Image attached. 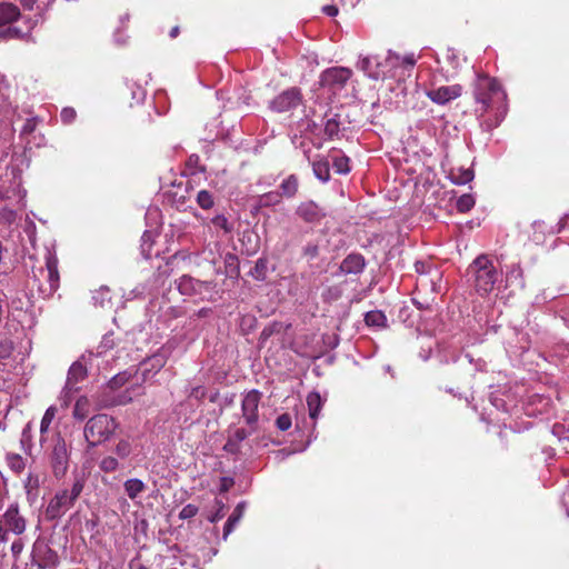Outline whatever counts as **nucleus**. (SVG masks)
I'll return each instance as SVG.
<instances>
[{"mask_svg":"<svg viewBox=\"0 0 569 569\" xmlns=\"http://www.w3.org/2000/svg\"><path fill=\"white\" fill-rule=\"evenodd\" d=\"M473 97L476 102L480 106L481 112H487L489 109H496L497 121L495 123L485 122L487 129L497 127L507 113L506 98L507 94L493 78L485 74L477 76L473 83Z\"/></svg>","mask_w":569,"mask_h":569,"instance_id":"nucleus-1","label":"nucleus"},{"mask_svg":"<svg viewBox=\"0 0 569 569\" xmlns=\"http://www.w3.org/2000/svg\"><path fill=\"white\" fill-rule=\"evenodd\" d=\"M468 276L476 291L480 296H486L493 290L495 284L501 278V272L493 260L486 254H481L469 266Z\"/></svg>","mask_w":569,"mask_h":569,"instance_id":"nucleus-2","label":"nucleus"},{"mask_svg":"<svg viewBox=\"0 0 569 569\" xmlns=\"http://www.w3.org/2000/svg\"><path fill=\"white\" fill-rule=\"evenodd\" d=\"M399 54L389 50L385 57L378 54L361 57L357 66L370 79L379 80L396 78L399 73Z\"/></svg>","mask_w":569,"mask_h":569,"instance_id":"nucleus-3","label":"nucleus"},{"mask_svg":"<svg viewBox=\"0 0 569 569\" xmlns=\"http://www.w3.org/2000/svg\"><path fill=\"white\" fill-rule=\"evenodd\" d=\"M84 483L86 479L82 476H77L70 488L59 489L46 507V517L56 520L66 515L81 495Z\"/></svg>","mask_w":569,"mask_h":569,"instance_id":"nucleus-4","label":"nucleus"},{"mask_svg":"<svg viewBox=\"0 0 569 569\" xmlns=\"http://www.w3.org/2000/svg\"><path fill=\"white\" fill-rule=\"evenodd\" d=\"M117 427L118 425L111 416L106 413L96 415L84 426L83 435L89 447L103 443L113 436Z\"/></svg>","mask_w":569,"mask_h":569,"instance_id":"nucleus-5","label":"nucleus"},{"mask_svg":"<svg viewBox=\"0 0 569 569\" xmlns=\"http://www.w3.org/2000/svg\"><path fill=\"white\" fill-rule=\"evenodd\" d=\"M442 274L439 270L431 271L430 276L418 277L416 282V296L413 305L420 310H429L436 301V296L441 288Z\"/></svg>","mask_w":569,"mask_h":569,"instance_id":"nucleus-6","label":"nucleus"},{"mask_svg":"<svg viewBox=\"0 0 569 569\" xmlns=\"http://www.w3.org/2000/svg\"><path fill=\"white\" fill-rule=\"evenodd\" d=\"M177 289L182 296L194 300H212L216 295L214 283L200 281L191 276L183 274L177 281Z\"/></svg>","mask_w":569,"mask_h":569,"instance_id":"nucleus-7","label":"nucleus"},{"mask_svg":"<svg viewBox=\"0 0 569 569\" xmlns=\"http://www.w3.org/2000/svg\"><path fill=\"white\" fill-rule=\"evenodd\" d=\"M261 400V393L253 389L243 396L241 402L242 417L248 426L256 430V426L259 420V403Z\"/></svg>","mask_w":569,"mask_h":569,"instance_id":"nucleus-8","label":"nucleus"},{"mask_svg":"<svg viewBox=\"0 0 569 569\" xmlns=\"http://www.w3.org/2000/svg\"><path fill=\"white\" fill-rule=\"evenodd\" d=\"M69 466V452L66 441L59 438L52 449L51 453V467L56 478H62Z\"/></svg>","mask_w":569,"mask_h":569,"instance_id":"nucleus-9","label":"nucleus"},{"mask_svg":"<svg viewBox=\"0 0 569 569\" xmlns=\"http://www.w3.org/2000/svg\"><path fill=\"white\" fill-rule=\"evenodd\" d=\"M351 74L352 71L345 67L329 68L321 73V83L332 91L339 90L345 87Z\"/></svg>","mask_w":569,"mask_h":569,"instance_id":"nucleus-10","label":"nucleus"},{"mask_svg":"<svg viewBox=\"0 0 569 569\" xmlns=\"http://www.w3.org/2000/svg\"><path fill=\"white\" fill-rule=\"evenodd\" d=\"M0 523L10 529L12 533L20 536L26 531L27 521L19 512V505L11 503L1 517Z\"/></svg>","mask_w":569,"mask_h":569,"instance_id":"nucleus-11","label":"nucleus"},{"mask_svg":"<svg viewBox=\"0 0 569 569\" xmlns=\"http://www.w3.org/2000/svg\"><path fill=\"white\" fill-rule=\"evenodd\" d=\"M301 103V93L297 88L288 89L278 94L270 103L272 110L277 112L290 111Z\"/></svg>","mask_w":569,"mask_h":569,"instance_id":"nucleus-12","label":"nucleus"},{"mask_svg":"<svg viewBox=\"0 0 569 569\" xmlns=\"http://www.w3.org/2000/svg\"><path fill=\"white\" fill-rule=\"evenodd\" d=\"M462 94V87L460 84L441 86L430 89L426 96L435 103L445 106L452 100H456Z\"/></svg>","mask_w":569,"mask_h":569,"instance_id":"nucleus-13","label":"nucleus"},{"mask_svg":"<svg viewBox=\"0 0 569 569\" xmlns=\"http://www.w3.org/2000/svg\"><path fill=\"white\" fill-rule=\"evenodd\" d=\"M296 214L306 223L317 224L326 217V211L315 201L307 200L297 207Z\"/></svg>","mask_w":569,"mask_h":569,"instance_id":"nucleus-14","label":"nucleus"},{"mask_svg":"<svg viewBox=\"0 0 569 569\" xmlns=\"http://www.w3.org/2000/svg\"><path fill=\"white\" fill-rule=\"evenodd\" d=\"M13 182L12 186L8 189H3V187L0 188V200L3 199H11L13 197H17V203L20 204L21 208H23L26 204L23 202L26 197V190L21 188V178L16 174V170H11Z\"/></svg>","mask_w":569,"mask_h":569,"instance_id":"nucleus-15","label":"nucleus"},{"mask_svg":"<svg viewBox=\"0 0 569 569\" xmlns=\"http://www.w3.org/2000/svg\"><path fill=\"white\" fill-rule=\"evenodd\" d=\"M366 260L360 253L348 254L340 263V272L343 274H359L365 270Z\"/></svg>","mask_w":569,"mask_h":569,"instance_id":"nucleus-16","label":"nucleus"},{"mask_svg":"<svg viewBox=\"0 0 569 569\" xmlns=\"http://www.w3.org/2000/svg\"><path fill=\"white\" fill-rule=\"evenodd\" d=\"M166 362L167 357L163 353H156L143 361L140 366L143 380H147L159 372L164 367Z\"/></svg>","mask_w":569,"mask_h":569,"instance_id":"nucleus-17","label":"nucleus"},{"mask_svg":"<svg viewBox=\"0 0 569 569\" xmlns=\"http://www.w3.org/2000/svg\"><path fill=\"white\" fill-rule=\"evenodd\" d=\"M86 377L87 369L80 361H76L69 368L66 385L69 386V388L79 390L78 382L82 381Z\"/></svg>","mask_w":569,"mask_h":569,"instance_id":"nucleus-18","label":"nucleus"},{"mask_svg":"<svg viewBox=\"0 0 569 569\" xmlns=\"http://www.w3.org/2000/svg\"><path fill=\"white\" fill-rule=\"evenodd\" d=\"M246 510V502L241 501L239 502L236 508L233 509L232 513L229 516L224 527H223V540H227L229 535L234 530L236 526L242 518Z\"/></svg>","mask_w":569,"mask_h":569,"instance_id":"nucleus-19","label":"nucleus"},{"mask_svg":"<svg viewBox=\"0 0 569 569\" xmlns=\"http://www.w3.org/2000/svg\"><path fill=\"white\" fill-rule=\"evenodd\" d=\"M315 177L326 183L330 180V161L327 158L320 157L311 162Z\"/></svg>","mask_w":569,"mask_h":569,"instance_id":"nucleus-20","label":"nucleus"},{"mask_svg":"<svg viewBox=\"0 0 569 569\" xmlns=\"http://www.w3.org/2000/svg\"><path fill=\"white\" fill-rule=\"evenodd\" d=\"M32 26L26 29L17 27L14 23L0 27V40L21 39L30 33Z\"/></svg>","mask_w":569,"mask_h":569,"instance_id":"nucleus-21","label":"nucleus"},{"mask_svg":"<svg viewBox=\"0 0 569 569\" xmlns=\"http://www.w3.org/2000/svg\"><path fill=\"white\" fill-rule=\"evenodd\" d=\"M123 489L131 500H136L146 491L147 485L139 478H130L124 481Z\"/></svg>","mask_w":569,"mask_h":569,"instance_id":"nucleus-22","label":"nucleus"},{"mask_svg":"<svg viewBox=\"0 0 569 569\" xmlns=\"http://www.w3.org/2000/svg\"><path fill=\"white\" fill-rule=\"evenodd\" d=\"M9 317L12 321H17L22 327L29 321V313L27 309H23L20 300H12L9 307Z\"/></svg>","mask_w":569,"mask_h":569,"instance_id":"nucleus-23","label":"nucleus"},{"mask_svg":"<svg viewBox=\"0 0 569 569\" xmlns=\"http://www.w3.org/2000/svg\"><path fill=\"white\" fill-rule=\"evenodd\" d=\"M19 9L11 3L0 4V27L14 23L19 17Z\"/></svg>","mask_w":569,"mask_h":569,"instance_id":"nucleus-24","label":"nucleus"},{"mask_svg":"<svg viewBox=\"0 0 569 569\" xmlns=\"http://www.w3.org/2000/svg\"><path fill=\"white\" fill-rule=\"evenodd\" d=\"M307 406L309 410V417L316 421L317 418L320 415V411L323 406V401L321 399V396L317 391H312L307 396Z\"/></svg>","mask_w":569,"mask_h":569,"instance_id":"nucleus-25","label":"nucleus"},{"mask_svg":"<svg viewBox=\"0 0 569 569\" xmlns=\"http://www.w3.org/2000/svg\"><path fill=\"white\" fill-rule=\"evenodd\" d=\"M506 282L509 287H517L522 289L525 287L522 270L519 266L513 264L507 271Z\"/></svg>","mask_w":569,"mask_h":569,"instance_id":"nucleus-26","label":"nucleus"},{"mask_svg":"<svg viewBox=\"0 0 569 569\" xmlns=\"http://www.w3.org/2000/svg\"><path fill=\"white\" fill-rule=\"evenodd\" d=\"M157 236V228L147 229L141 237V253L146 259L151 257L152 244Z\"/></svg>","mask_w":569,"mask_h":569,"instance_id":"nucleus-27","label":"nucleus"},{"mask_svg":"<svg viewBox=\"0 0 569 569\" xmlns=\"http://www.w3.org/2000/svg\"><path fill=\"white\" fill-rule=\"evenodd\" d=\"M299 181L296 174H290L280 184L281 196L293 198L298 192Z\"/></svg>","mask_w":569,"mask_h":569,"instance_id":"nucleus-28","label":"nucleus"},{"mask_svg":"<svg viewBox=\"0 0 569 569\" xmlns=\"http://www.w3.org/2000/svg\"><path fill=\"white\" fill-rule=\"evenodd\" d=\"M436 358L439 363L448 365L450 362H456L459 359V355L456 349L449 346H443L438 349Z\"/></svg>","mask_w":569,"mask_h":569,"instance_id":"nucleus-29","label":"nucleus"},{"mask_svg":"<svg viewBox=\"0 0 569 569\" xmlns=\"http://www.w3.org/2000/svg\"><path fill=\"white\" fill-rule=\"evenodd\" d=\"M449 177L452 183L462 186L470 182L473 179L475 174L473 171L470 169L459 168L457 170H451Z\"/></svg>","mask_w":569,"mask_h":569,"instance_id":"nucleus-30","label":"nucleus"},{"mask_svg":"<svg viewBox=\"0 0 569 569\" xmlns=\"http://www.w3.org/2000/svg\"><path fill=\"white\" fill-rule=\"evenodd\" d=\"M6 462L10 470L18 475L26 468V459L16 452H8L6 455Z\"/></svg>","mask_w":569,"mask_h":569,"instance_id":"nucleus-31","label":"nucleus"},{"mask_svg":"<svg viewBox=\"0 0 569 569\" xmlns=\"http://www.w3.org/2000/svg\"><path fill=\"white\" fill-rule=\"evenodd\" d=\"M332 167L338 174H348L351 170L350 159L346 154L331 156Z\"/></svg>","mask_w":569,"mask_h":569,"instance_id":"nucleus-32","label":"nucleus"},{"mask_svg":"<svg viewBox=\"0 0 569 569\" xmlns=\"http://www.w3.org/2000/svg\"><path fill=\"white\" fill-rule=\"evenodd\" d=\"M46 267H47V273H48V279H49L50 286L54 287L59 280L58 260L54 256L51 254L50 251H48V254H47Z\"/></svg>","mask_w":569,"mask_h":569,"instance_id":"nucleus-33","label":"nucleus"},{"mask_svg":"<svg viewBox=\"0 0 569 569\" xmlns=\"http://www.w3.org/2000/svg\"><path fill=\"white\" fill-rule=\"evenodd\" d=\"M365 322L369 327L383 328L387 322L385 313L380 310H371L366 313Z\"/></svg>","mask_w":569,"mask_h":569,"instance_id":"nucleus-34","label":"nucleus"},{"mask_svg":"<svg viewBox=\"0 0 569 569\" xmlns=\"http://www.w3.org/2000/svg\"><path fill=\"white\" fill-rule=\"evenodd\" d=\"M110 290L107 287H101L92 295L93 305L97 307L104 308L108 303H110Z\"/></svg>","mask_w":569,"mask_h":569,"instance_id":"nucleus-35","label":"nucleus"},{"mask_svg":"<svg viewBox=\"0 0 569 569\" xmlns=\"http://www.w3.org/2000/svg\"><path fill=\"white\" fill-rule=\"evenodd\" d=\"M56 413H57V408L54 406H50L46 410V412H44V415H43V417L41 419V422H40V433H41V437H43L48 432V430L50 428V425H51V422L53 421V419L56 417Z\"/></svg>","mask_w":569,"mask_h":569,"instance_id":"nucleus-36","label":"nucleus"},{"mask_svg":"<svg viewBox=\"0 0 569 569\" xmlns=\"http://www.w3.org/2000/svg\"><path fill=\"white\" fill-rule=\"evenodd\" d=\"M476 203L475 197L470 193H465L457 199L456 207L459 212L470 211Z\"/></svg>","mask_w":569,"mask_h":569,"instance_id":"nucleus-37","label":"nucleus"},{"mask_svg":"<svg viewBox=\"0 0 569 569\" xmlns=\"http://www.w3.org/2000/svg\"><path fill=\"white\" fill-rule=\"evenodd\" d=\"M89 401L86 397L77 399L73 408V418L77 420H83L88 413Z\"/></svg>","mask_w":569,"mask_h":569,"instance_id":"nucleus-38","label":"nucleus"},{"mask_svg":"<svg viewBox=\"0 0 569 569\" xmlns=\"http://www.w3.org/2000/svg\"><path fill=\"white\" fill-rule=\"evenodd\" d=\"M196 201L204 210L211 209L214 204L213 196L207 190H200L197 193Z\"/></svg>","mask_w":569,"mask_h":569,"instance_id":"nucleus-39","label":"nucleus"},{"mask_svg":"<svg viewBox=\"0 0 569 569\" xmlns=\"http://www.w3.org/2000/svg\"><path fill=\"white\" fill-rule=\"evenodd\" d=\"M281 202V194L277 191L267 192L259 198V204L261 207H271Z\"/></svg>","mask_w":569,"mask_h":569,"instance_id":"nucleus-40","label":"nucleus"},{"mask_svg":"<svg viewBox=\"0 0 569 569\" xmlns=\"http://www.w3.org/2000/svg\"><path fill=\"white\" fill-rule=\"evenodd\" d=\"M267 272V261L263 258H259L256 261L253 269L250 271V274L258 281H263L266 279Z\"/></svg>","mask_w":569,"mask_h":569,"instance_id":"nucleus-41","label":"nucleus"},{"mask_svg":"<svg viewBox=\"0 0 569 569\" xmlns=\"http://www.w3.org/2000/svg\"><path fill=\"white\" fill-rule=\"evenodd\" d=\"M211 223L217 228L224 231V233H229L232 231L233 226L229 222L228 218L224 214H217L211 219Z\"/></svg>","mask_w":569,"mask_h":569,"instance_id":"nucleus-42","label":"nucleus"},{"mask_svg":"<svg viewBox=\"0 0 569 569\" xmlns=\"http://www.w3.org/2000/svg\"><path fill=\"white\" fill-rule=\"evenodd\" d=\"M120 463L117 458L108 456L101 459L99 467L104 472H113L118 470Z\"/></svg>","mask_w":569,"mask_h":569,"instance_id":"nucleus-43","label":"nucleus"},{"mask_svg":"<svg viewBox=\"0 0 569 569\" xmlns=\"http://www.w3.org/2000/svg\"><path fill=\"white\" fill-rule=\"evenodd\" d=\"M340 130V122L336 117L327 119L325 123V133L328 136V138L332 139L339 133Z\"/></svg>","mask_w":569,"mask_h":569,"instance_id":"nucleus-44","label":"nucleus"},{"mask_svg":"<svg viewBox=\"0 0 569 569\" xmlns=\"http://www.w3.org/2000/svg\"><path fill=\"white\" fill-rule=\"evenodd\" d=\"M78 390L74 389V388H69V386L64 385L60 396H59V402L61 405L62 408H68L69 405L71 403L72 399H73V395L77 392Z\"/></svg>","mask_w":569,"mask_h":569,"instance_id":"nucleus-45","label":"nucleus"},{"mask_svg":"<svg viewBox=\"0 0 569 569\" xmlns=\"http://www.w3.org/2000/svg\"><path fill=\"white\" fill-rule=\"evenodd\" d=\"M114 452L121 459L128 458L132 452L131 443L128 440H120L114 448Z\"/></svg>","mask_w":569,"mask_h":569,"instance_id":"nucleus-46","label":"nucleus"},{"mask_svg":"<svg viewBox=\"0 0 569 569\" xmlns=\"http://www.w3.org/2000/svg\"><path fill=\"white\" fill-rule=\"evenodd\" d=\"M415 270L419 274V277H422V276H430L431 271L438 270V269L432 267L430 263H428L426 261H416Z\"/></svg>","mask_w":569,"mask_h":569,"instance_id":"nucleus-47","label":"nucleus"},{"mask_svg":"<svg viewBox=\"0 0 569 569\" xmlns=\"http://www.w3.org/2000/svg\"><path fill=\"white\" fill-rule=\"evenodd\" d=\"M302 253L303 256L308 259V260H313L318 257L319 254V246L318 243H315V242H308L303 248H302Z\"/></svg>","mask_w":569,"mask_h":569,"instance_id":"nucleus-48","label":"nucleus"},{"mask_svg":"<svg viewBox=\"0 0 569 569\" xmlns=\"http://www.w3.org/2000/svg\"><path fill=\"white\" fill-rule=\"evenodd\" d=\"M199 511V508L193 503L186 505L179 512V518L182 520L193 518Z\"/></svg>","mask_w":569,"mask_h":569,"instance_id":"nucleus-49","label":"nucleus"},{"mask_svg":"<svg viewBox=\"0 0 569 569\" xmlns=\"http://www.w3.org/2000/svg\"><path fill=\"white\" fill-rule=\"evenodd\" d=\"M13 351V342L10 339H2L0 341V359H7Z\"/></svg>","mask_w":569,"mask_h":569,"instance_id":"nucleus-50","label":"nucleus"},{"mask_svg":"<svg viewBox=\"0 0 569 569\" xmlns=\"http://www.w3.org/2000/svg\"><path fill=\"white\" fill-rule=\"evenodd\" d=\"M279 430L286 431L292 426L291 417L288 413L280 415L276 420Z\"/></svg>","mask_w":569,"mask_h":569,"instance_id":"nucleus-51","label":"nucleus"},{"mask_svg":"<svg viewBox=\"0 0 569 569\" xmlns=\"http://www.w3.org/2000/svg\"><path fill=\"white\" fill-rule=\"evenodd\" d=\"M76 117H77V112L71 107H66L61 110L60 118H61V121L66 124L73 122Z\"/></svg>","mask_w":569,"mask_h":569,"instance_id":"nucleus-52","label":"nucleus"},{"mask_svg":"<svg viewBox=\"0 0 569 569\" xmlns=\"http://www.w3.org/2000/svg\"><path fill=\"white\" fill-rule=\"evenodd\" d=\"M399 60H400L399 61V70L403 69V68L411 69L416 64V61H417L413 53H409L403 57H401L399 54Z\"/></svg>","mask_w":569,"mask_h":569,"instance_id":"nucleus-53","label":"nucleus"},{"mask_svg":"<svg viewBox=\"0 0 569 569\" xmlns=\"http://www.w3.org/2000/svg\"><path fill=\"white\" fill-rule=\"evenodd\" d=\"M22 6L27 9L32 10L34 8V4L39 2L37 8H44L49 4H51L54 0H20Z\"/></svg>","mask_w":569,"mask_h":569,"instance_id":"nucleus-54","label":"nucleus"},{"mask_svg":"<svg viewBox=\"0 0 569 569\" xmlns=\"http://www.w3.org/2000/svg\"><path fill=\"white\" fill-rule=\"evenodd\" d=\"M37 124L38 122L36 118L27 119L21 129V136L26 137L28 134H31L36 130Z\"/></svg>","mask_w":569,"mask_h":569,"instance_id":"nucleus-55","label":"nucleus"},{"mask_svg":"<svg viewBox=\"0 0 569 569\" xmlns=\"http://www.w3.org/2000/svg\"><path fill=\"white\" fill-rule=\"evenodd\" d=\"M446 59L453 69H458L460 67L459 57L455 50L449 49L446 53Z\"/></svg>","mask_w":569,"mask_h":569,"instance_id":"nucleus-56","label":"nucleus"},{"mask_svg":"<svg viewBox=\"0 0 569 569\" xmlns=\"http://www.w3.org/2000/svg\"><path fill=\"white\" fill-rule=\"evenodd\" d=\"M250 432H248L243 428L237 429L230 437L233 439L234 442H238L239 445L246 440L249 437Z\"/></svg>","mask_w":569,"mask_h":569,"instance_id":"nucleus-57","label":"nucleus"},{"mask_svg":"<svg viewBox=\"0 0 569 569\" xmlns=\"http://www.w3.org/2000/svg\"><path fill=\"white\" fill-rule=\"evenodd\" d=\"M0 217L3 221L12 223L16 220V211L9 208H2L0 211Z\"/></svg>","mask_w":569,"mask_h":569,"instance_id":"nucleus-58","label":"nucleus"},{"mask_svg":"<svg viewBox=\"0 0 569 569\" xmlns=\"http://www.w3.org/2000/svg\"><path fill=\"white\" fill-rule=\"evenodd\" d=\"M567 432H569V428L566 430L565 426L561 423H555L552 427L553 436L558 437L559 439L568 438L569 436H567Z\"/></svg>","mask_w":569,"mask_h":569,"instance_id":"nucleus-59","label":"nucleus"},{"mask_svg":"<svg viewBox=\"0 0 569 569\" xmlns=\"http://www.w3.org/2000/svg\"><path fill=\"white\" fill-rule=\"evenodd\" d=\"M24 548V543L21 539H17L11 545V552L14 558H18Z\"/></svg>","mask_w":569,"mask_h":569,"instance_id":"nucleus-60","label":"nucleus"},{"mask_svg":"<svg viewBox=\"0 0 569 569\" xmlns=\"http://www.w3.org/2000/svg\"><path fill=\"white\" fill-rule=\"evenodd\" d=\"M216 503L219 506V509L216 513H213L212 516L209 517L210 522H217L224 516V513H223L224 505L222 503V501L216 500Z\"/></svg>","mask_w":569,"mask_h":569,"instance_id":"nucleus-61","label":"nucleus"},{"mask_svg":"<svg viewBox=\"0 0 569 569\" xmlns=\"http://www.w3.org/2000/svg\"><path fill=\"white\" fill-rule=\"evenodd\" d=\"M239 443L234 442L231 437L228 438L223 449L230 453H237L239 451Z\"/></svg>","mask_w":569,"mask_h":569,"instance_id":"nucleus-62","label":"nucleus"},{"mask_svg":"<svg viewBox=\"0 0 569 569\" xmlns=\"http://www.w3.org/2000/svg\"><path fill=\"white\" fill-rule=\"evenodd\" d=\"M490 402L498 410H503V411L507 410L506 401L493 396V393H491Z\"/></svg>","mask_w":569,"mask_h":569,"instance_id":"nucleus-63","label":"nucleus"},{"mask_svg":"<svg viewBox=\"0 0 569 569\" xmlns=\"http://www.w3.org/2000/svg\"><path fill=\"white\" fill-rule=\"evenodd\" d=\"M31 430H32V425L31 422H28L23 430H22V439H21V443L22 446L24 447L26 446V442L27 441H30V438H31Z\"/></svg>","mask_w":569,"mask_h":569,"instance_id":"nucleus-64","label":"nucleus"}]
</instances>
